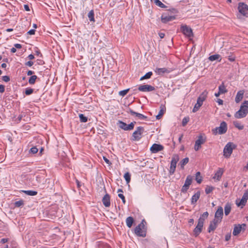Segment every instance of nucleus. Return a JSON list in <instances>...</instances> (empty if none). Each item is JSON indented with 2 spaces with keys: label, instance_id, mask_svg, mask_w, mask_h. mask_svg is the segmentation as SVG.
Wrapping results in <instances>:
<instances>
[{
  "label": "nucleus",
  "instance_id": "obj_1",
  "mask_svg": "<svg viewBox=\"0 0 248 248\" xmlns=\"http://www.w3.org/2000/svg\"><path fill=\"white\" fill-rule=\"evenodd\" d=\"M248 113V101H245L240 106V108L234 114V117L237 119H241L245 117Z\"/></svg>",
  "mask_w": 248,
  "mask_h": 248
},
{
  "label": "nucleus",
  "instance_id": "obj_2",
  "mask_svg": "<svg viewBox=\"0 0 248 248\" xmlns=\"http://www.w3.org/2000/svg\"><path fill=\"white\" fill-rule=\"evenodd\" d=\"M235 145L232 142H228L223 149V155L226 158H229L232 155L233 150L235 149Z\"/></svg>",
  "mask_w": 248,
  "mask_h": 248
},
{
  "label": "nucleus",
  "instance_id": "obj_3",
  "mask_svg": "<svg viewBox=\"0 0 248 248\" xmlns=\"http://www.w3.org/2000/svg\"><path fill=\"white\" fill-rule=\"evenodd\" d=\"M144 130V129L143 127H138L136 130L133 133L132 140L133 141H139L141 138Z\"/></svg>",
  "mask_w": 248,
  "mask_h": 248
},
{
  "label": "nucleus",
  "instance_id": "obj_4",
  "mask_svg": "<svg viewBox=\"0 0 248 248\" xmlns=\"http://www.w3.org/2000/svg\"><path fill=\"white\" fill-rule=\"evenodd\" d=\"M227 130V124L225 122L221 123L219 127H216V128L212 130L213 133L215 135L223 134L226 133Z\"/></svg>",
  "mask_w": 248,
  "mask_h": 248
},
{
  "label": "nucleus",
  "instance_id": "obj_5",
  "mask_svg": "<svg viewBox=\"0 0 248 248\" xmlns=\"http://www.w3.org/2000/svg\"><path fill=\"white\" fill-rule=\"evenodd\" d=\"M179 160V155L177 154L173 155L172 157V158H171V161L170 166V170H169L170 173V174H173L174 173L175 169H176V164Z\"/></svg>",
  "mask_w": 248,
  "mask_h": 248
},
{
  "label": "nucleus",
  "instance_id": "obj_6",
  "mask_svg": "<svg viewBox=\"0 0 248 248\" xmlns=\"http://www.w3.org/2000/svg\"><path fill=\"white\" fill-rule=\"evenodd\" d=\"M144 224L143 222L140 223L135 229V234L139 236L145 237L146 236V232L143 230Z\"/></svg>",
  "mask_w": 248,
  "mask_h": 248
},
{
  "label": "nucleus",
  "instance_id": "obj_7",
  "mask_svg": "<svg viewBox=\"0 0 248 248\" xmlns=\"http://www.w3.org/2000/svg\"><path fill=\"white\" fill-rule=\"evenodd\" d=\"M206 141V138L202 135H200L198 137V139L195 141L194 145V150L198 151L201 148V145L204 143Z\"/></svg>",
  "mask_w": 248,
  "mask_h": 248
},
{
  "label": "nucleus",
  "instance_id": "obj_8",
  "mask_svg": "<svg viewBox=\"0 0 248 248\" xmlns=\"http://www.w3.org/2000/svg\"><path fill=\"white\" fill-rule=\"evenodd\" d=\"M181 31L187 37H193V32L191 28L187 25H182L181 27Z\"/></svg>",
  "mask_w": 248,
  "mask_h": 248
},
{
  "label": "nucleus",
  "instance_id": "obj_9",
  "mask_svg": "<svg viewBox=\"0 0 248 248\" xmlns=\"http://www.w3.org/2000/svg\"><path fill=\"white\" fill-rule=\"evenodd\" d=\"M238 11L242 15L248 16V6L243 2L239 3Z\"/></svg>",
  "mask_w": 248,
  "mask_h": 248
},
{
  "label": "nucleus",
  "instance_id": "obj_10",
  "mask_svg": "<svg viewBox=\"0 0 248 248\" xmlns=\"http://www.w3.org/2000/svg\"><path fill=\"white\" fill-rule=\"evenodd\" d=\"M203 219L199 218L198 224L194 230V233L196 236H197L202 232L203 225Z\"/></svg>",
  "mask_w": 248,
  "mask_h": 248
},
{
  "label": "nucleus",
  "instance_id": "obj_11",
  "mask_svg": "<svg viewBox=\"0 0 248 248\" xmlns=\"http://www.w3.org/2000/svg\"><path fill=\"white\" fill-rule=\"evenodd\" d=\"M192 181V177L190 175L187 176L185 181L184 186H182L181 189V192L183 193H186L190 185L191 184Z\"/></svg>",
  "mask_w": 248,
  "mask_h": 248
},
{
  "label": "nucleus",
  "instance_id": "obj_12",
  "mask_svg": "<svg viewBox=\"0 0 248 248\" xmlns=\"http://www.w3.org/2000/svg\"><path fill=\"white\" fill-rule=\"evenodd\" d=\"M136 122H131L130 124H127L126 123L120 121V127L124 130H131L134 127Z\"/></svg>",
  "mask_w": 248,
  "mask_h": 248
},
{
  "label": "nucleus",
  "instance_id": "obj_13",
  "mask_svg": "<svg viewBox=\"0 0 248 248\" xmlns=\"http://www.w3.org/2000/svg\"><path fill=\"white\" fill-rule=\"evenodd\" d=\"M246 227L245 224H242L241 225L238 224L234 226L232 234L234 235H237L239 234L242 230H245Z\"/></svg>",
  "mask_w": 248,
  "mask_h": 248
},
{
  "label": "nucleus",
  "instance_id": "obj_14",
  "mask_svg": "<svg viewBox=\"0 0 248 248\" xmlns=\"http://www.w3.org/2000/svg\"><path fill=\"white\" fill-rule=\"evenodd\" d=\"M138 90L140 91L143 92H151L154 91L155 90V88L150 85H142L139 87Z\"/></svg>",
  "mask_w": 248,
  "mask_h": 248
},
{
  "label": "nucleus",
  "instance_id": "obj_15",
  "mask_svg": "<svg viewBox=\"0 0 248 248\" xmlns=\"http://www.w3.org/2000/svg\"><path fill=\"white\" fill-rule=\"evenodd\" d=\"M223 215V210L222 207L219 206L218 207L215 215V219L221 222Z\"/></svg>",
  "mask_w": 248,
  "mask_h": 248
},
{
  "label": "nucleus",
  "instance_id": "obj_16",
  "mask_svg": "<svg viewBox=\"0 0 248 248\" xmlns=\"http://www.w3.org/2000/svg\"><path fill=\"white\" fill-rule=\"evenodd\" d=\"M127 112L128 113L130 114L131 115L138 117L140 120H146L147 119V116L142 114L136 112L130 108H129Z\"/></svg>",
  "mask_w": 248,
  "mask_h": 248
},
{
  "label": "nucleus",
  "instance_id": "obj_17",
  "mask_svg": "<svg viewBox=\"0 0 248 248\" xmlns=\"http://www.w3.org/2000/svg\"><path fill=\"white\" fill-rule=\"evenodd\" d=\"M163 149L164 147L162 145L155 143L150 148V150L152 153H156L163 150Z\"/></svg>",
  "mask_w": 248,
  "mask_h": 248
},
{
  "label": "nucleus",
  "instance_id": "obj_18",
  "mask_svg": "<svg viewBox=\"0 0 248 248\" xmlns=\"http://www.w3.org/2000/svg\"><path fill=\"white\" fill-rule=\"evenodd\" d=\"M220 222V221L214 219L212 221L210 222L208 228V232H210L214 231L217 228L218 224Z\"/></svg>",
  "mask_w": 248,
  "mask_h": 248
},
{
  "label": "nucleus",
  "instance_id": "obj_19",
  "mask_svg": "<svg viewBox=\"0 0 248 248\" xmlns=\"http://www.w3.org/2000/svg\"><path fill=\"white\" fill-rule=\"evenodd\" d=\"M175 18L174 16H170L163 14L161 16V21L164 23H166L169 21H172Z\"/></svg>",
  "mask_w": 248,
  "mask_h": 248
},
{
  "label": "nucleus",
  "instance_id": "obj_20",
  "mask_svg": "<svg viewBox=\"0 0 248 248\" xmlns=\"http://www.w3.org/2000/svg\"><path fill=\"white\" fill-rule=\"evenodd\" d=\"M102 202L104 205L108 207L110 205V196L108 194H106L102 199Z\"/></svg>",
  "mask_w": 248,
  "mask_h": 248
},
{
  "label": "nucleus",
  "instance_id": "obj_21",
  "mask_svg": "<svg viewBox=\"0 0 248 248\" xmlns=\"http://www.w3.org/2000/svg\"><path fill=\"white\" fill-rule=\"evenodd\" d=\"M166 110V107L164 105L161 104L160 106V110L158 115L156 116V118L157 120H159L162 117V116L164 114Z\"/></svg>",
  "mask_w": 248,
  "mask_h": 248
},
{
  "label": "nucleus",
  "instance_id": "obj_22",
  "mask_svg": "<svg viewBox=\"0 0 248 248\" xmlns=\"http://www.w3.org/2000/svg\"><path fill=\"white\" fill-rule=\"evenodd\" d=\"M244 94V90L239 91L235 97V101L236 103H238L240 102L243 99Z\"/></svg>",
  "mask_w": 248,
  "mask_h": 248
},
{
  "label": "nucleus",
  "instance_id": "obj_23",
  "mask_svg": "<svg viewBox=\"0 0 248 248\" xmlns=\"http://www.w3.org/2000/svg\"><path fill=\"white\" fill-rule=\"evenodd\" d=\"M223 173V170L221 168H218L217 172H216L213 179H216L217 181L220 180L222 174Z\"/></svg>",
  "mask_w": 248,
  "mask_h": 248
},
{
  "label": "nucleus",
  "instance_id": "obj_24",
  "mask_svg": "<svg viewBox=\"0 0 248 248\" xmlns=\"http://www.w3.org/2000/svg\"><path fill=\"white\" fill-rule=\"evenodd\" d=\"M200 192L198 191L192 196L191 200V204H195L197 202L200 198Z\"/></svg>",
  "mask_w": 248,
  "mask_h": 248
},
{
  "label": "nucleus",
  "instance_id": "obj_25",
  "mask_svg": "<svg viewBox=\"0 0 248 248\" xmlns=\"http://www.w3.org/2000/svg\"><path fill=\"white\" fill-rule=\"evenodd\" d=\"M155 72L158 75H161L164 73H168L170 71L166 68H157L155 69Z\"/></svg>",
  "mask_w": 248,
  "mask_h": 248
},
{
  "label": "nucleus",
  "instance_id": "obj_26",
  "mask_svg": "<svg viewBox=\"0 0 248 248\" xmlns=\"http://www.w3.org/2000/svg\"><path fill=\"white\" fill-rule=\"evenodd\" d=\"M209 60L210 61H214L215 60H217L219 62L221 61V56L219 54H214L210 56L208 58Z\"/></svg>",
  "mask_w": 248,
  "mask_h": 248
},
{
  "label": "nucleus",
  "instance_id": "obj_27",
  "mask_svg": "<svg viewBox=\"0 0 248 248\" xmlns=\"http://www.w3.org/2000/svg\"><path fill=\"white\" fill-rule=\"evenodd\" d=\"M207 94L208 92L206 91H204L200 94L197 100L203 103L206 99Z\"/></svg>",
  "mask_w": 248,
  "mask_h": 248
},
{
  "label": "nucleus",
  "instance_id": "obj_28",
  "mask_svg": "<svg viewBox=\"0 0 248 248\" xmlns=\"http://www.w3.org/2000/svg\"><path fill=\"white\" fill-rule=\"evenodd\" d=\"M218 92L221 94L225 93L228 92L224 83H222V84L218 87Z\"/></svg>",
  "mask_w": 248,
  "mask_h": 248
},
{
  "label": "nucleus",
  "instance_id": "obj_29",
  "mask_svg": "<svg viewBox=\"0 0 248 248\" xmlns=\"http://www.w3.org/2000/svg\"><path fill=\"white\" fill-rule=\"evenodd\" d=\"M134 222V219L131 217H129L126 219V224L128 228H131Z\"/></svg>",
  "mask_w": 248,
  "mask_h": 248
},
{
  "label": "nucleus",
  "instance_id": "obj_30",
  "mask_svg": "<svg viewBox=\"0 0 248 248\" xmlns=\"http://www.w3.org/2000/svg\"><path fill=\"white\" fill-rule=\"evenodd\" d=\"M202 102L197 100V103L195 105L193 108L192 111L193 112H196V111H197L202 106Z\"/></svg>",
  "mask_w": 248,
  "mask_h": 248
},
{
  "label": "nucleus",
  "instance_id": "obj_31",
  "mask_svg": "<svg viewBox=\"0 0 248 248\" xmlns=\"http://www.w3.org/2000/svg\"><path fill=\"white\" fill-rule=\"evenodd\" d=\"M231 205L229 203H227L224 207L225 214L226 216H228L231 211Z\"/></svg>",
  "mask_w": 248,
  "mask_h": 248
},
{
  "label": "nucleus",
  "instance_id": "obj_32",
  "mask_svg": "<svg viewBox=\"0 0 248 248\" xmlns=\"http://www.w3.org/2000/svg\"><path fill=\"white\" fill-rule=\"evenodd\" d=\"M94 16V15L93 10H91L88 14V17L90 21H91V22L95 21Z\"/></svg>",
  "mask_w": 248,
  "mask_h": 248
},
{
  "label": "nucleus",
  "instance_id": "obj_33",
  "mask_svg": "<svg viewBox=\"0 0 248 248\" xmlns=\"http://www.w3.org/2000/svg\"><path fill=\"white\" fill-rule=\"evenodd\" d=\"M189 158L188 157H186L182 159L180 162V165L182 169H184V166L188 162Z\"/></svg>",
  "mask_w": 248,
  "mask_h": 248
},
{
  "label": "nucleus",
  "instance_id": "obj_34",
  "mask_svg": "<svg viewBox=\"0 0 248 248\" xmlns=\"http://www.w3.org/2000/svg\"><path fill=\"white\" fill-rule=\"evenodd\" d=\"M22 192L30 196H35L37 194V191L33 190H23Z\"/></svg>",
  "mask_w": 248,
  "mask_h": 248
},
{
  "label": "nucleus",
  "instance_id": "obj_35",
  "mask_svg": "<svg viewBox=\"0 0 248 248\" xmlns=\"http://www.w3.org/2000/svg\"><path fill=\"white\" fill-rule=\"evenodd\" d=\"M153 73L152 72H148L144 76L141 77L140 78V80H143L144 79H149L152 76Z\"/></svg>",
  "mask_w": 248,
  "mask_h": 248
},
{
  "label": "nucleus",
  "instance_id": "obj_36",
  "mask_svg": "<svg viewBox=\"0 0 248 248\" xmlns=\"http://www.w3.org/2000/svg\"><path fill=\"white\" fill-rule=\"evenodd\" d=\"M233 124L235 126V127L238 128L239 130H242L244 129V125L241 124L238 121H234L233 122Z\"/></svg>",
  "mask_w": 248,
  "mask_h": 248
},
{
  "label": "nucleus",
  "instance_id": "obj_37",
  "mask_svg": "<svg viewBox=\"0 0 248 248\" xmlns=\"http://www.w3.org/2000/svg\"><path fill=\"white\" fill-rule=\"evenodd\" d=\"M196 181L198 184H201L202 181V177L201 176V173L200 172H197L196 173Z\"/></svg>",
  "mask_w": 248,
  "mask_h": 248
},
{
  "label": "nucleus",
  "instance_id": "obj_38",
  "mask_svg": "<svg viewBox=\"0 0 248 248\" xmlns=\"http://www.w3.org/2000/svg\"><path fill=\"white\" fill-rule=\"evenodd\" d=\"M124 177L126 183L128 184L131 180V174H130V173H129L128 172L125 173Z\"/></svg>",
  "mask_w": 248,
  "mask_h": 248
},
{
  "label": "nucleus",
  "instance_id": "obj_39",
  "mask_svg": "<svg viewBox=\"0 0 248 248\" xmlns=\"http://www.w3.org/2000/svg\"><path fill=\"white\" fill-rule=\"evenodd\" d=\"M78 117L81 122L85 123L88 121V117L84 116V115L83 114H79Z\"/></svg>",
  "mask_w": 248,
  "mask_h": 248
},
{
  "label": "nucleus",
  "instance_id": "obj_40",
  "mask_svg": "<svg viewBox=\"0 0 248 248\" xmlns=\"http://www.w3.org/2000/svg\"><path fill=\"white\" fill-rule=\"evenodd\" d=\"M37 78V77L36 75L31 76L29 79V83L30 84H34Z\"/></svg>",
  "mask_w": 248,
  "mask_h": 248
},
{
  "label": "nucleus",
  "instance_id": "obj_41",
  "mask_svg": "<svg viewBox=\"0 0 248 248\" xmlns=\"http://www.w3.org/2000/svg\"><path fill=\"white\" fill-rule=\"evenodd\" d=\"M214 189V187L212 186H207L205 189V192L206 194H208L212 192Z\"/></svg>",
  "mask_w": 248,
  "mask_h": 248
},
{
  "label": "nucleus",
  "instance_id": "obj_42",
  "mask_svg": "<svg viewBox=\"0 0 248 248\" xmlns=\"http://www.w3.org/2000/svg\"><path fill=\"white\" fill-rule=\"evenodd\" d=\"M156 5L163 8H167V6L163 4L161 1H154Z\"/></svg>",
  "mask_w": 248,
  "mask_h": 248
},
{
  "label": "nucleus",
  "instance_id": "obj_43",
  "mask_svg": "<svg viewBox=\"0 0 248 248\" xmlns=\"http://www.w3.org/2000/svg\"><path fill=\"white\" fill-rule=\"evenodd\" d=\"M24 205V201L22 200L15 202V205L16 207H20Z\"/></svg>",
  "mask_w": 248,
  "mask_h": 248
},
{
  "label": "nucleus",
  "instance_id": "obj_44",
  "mask_svg": "<svg viewBox=\"0 0 248 248\" xmlns=\"http://www.w3.org/2000/svg\"><path fill=\"white\" fill-rule=\"evenodd\" d=\"M129 90V89H126V90L121 91H120L119 92V94L120 96H125L127 93L128 92Z\"/></svg>",
  "mask_w": 248,
  "mask_h": 248
},
{
  "label": "nucleus",
  "instance_id": "obj_45",
  "mask_svg": "<svg viewBox=\"0 0 248 248\" xmlns=\"http://www.w3.org/2000/svg\"><path fill=\"white\" fill-rule=\"evenodd\" d=\"M247 202V201L246 200L242 198L240 202L239 203H237V204L238 206H240L241 205L244 206L246 204Z\"/></svg>",
  "mask_w": 248,
  "mask_h": 248
},
{
  "label": "nucleus",
  "instance_id": "obj_46",
  "mask_svg": "<svg viewBox=\"0 0 248 248\" xmlns=\"http://www.w3.org/2000/svg\"><path fill=\"white\" fill-rule=\"evenodd\" d=\"M33 90L31 88H27L25 90V93L27 95H29L32 93Z\"/></svg>",
  "mask_w": 248,
  "mask_h": 248
},
{
  "label": "nucleus",
  "instance_id": "obj_47",
  "mask_svg": "<svg viewBox=\"0 0 248 248\" xmlns=\"http://www.w3.org/2000/svg\"><path fill=\"white\" fill-rule=\"evenodd\" d=\"M38 151V150L36 147H33L31 148L30 153L34 154L37 153Z\"/></svg>",
  "mask_w": 248,
  "mask_h": 248
},
{
  "label": "nucleus",
  "instance_id": "obj_48",
  "mask_svg": "<svg viewBox=\"0 0 248 248\" xmlns=\"http://www.w3.org/2000/svg\"><path fill=\"white\" fill-rule=\"evenodd\" d=\"M208 216V213L207 212H205L203 213V214L202 215V217H201L199 218H203V222H204L205 219L207 218Z\"/></svg>",
  "mask_w": 248,
  "mask_h": 248
},
{
  "label": "nucleus",
  "instance_id": "obj_49",
  "mask_svg": "<svg viewBox=\"0 0 248 248\" xmlns=\"http://www.w3.org/2000/svg\"><path fill=\"white\" fill-rule=\"evenodd\" d=\"M188 121H189V118L185 117L184 118H183V119L182 120L183 126H185L186 124L188 123Z\"/></svg>",
  "mask_w": 248,
  "mask_h": 248
},
{
  "label": "nucleus",
  "instance_id": "obj_50",
  "mask_svg": "<svg viewBox=\"0 0 248 248\" xmlns=\"http://www.w3.org/2000/svg\"><path fill=\"white\" fill-rule=\"evenodd\" d=\"M118 197L122 199L123 203L125 204L126 201H125V197H124V195L122 193H119Z\"/></svg>",
  "mask_w": 248,
  "mask_h": 248
},
{
  "label": "nucleus",
  "instance_id": "obj_51",
  "mask_svg": "<svg viewBox=\"0 0 248 248\" xmlns=\"http://www.w3.org/2000/svg\"><path fill=\"white\" fill-rule=\"evenodd\" d=\"M242 198L247 201L248 200V190L246 191L243 194Z\"/></svg>",
  "mask_w": 248,
  "mask_h": 248
},
{
  "label": "nucleus",
  "instance_id": "obj_52",
  "mask_svg": "<svg viewBox=\"0 0 248 248\" xmlns=\"http://www.w3.org/2000/svg\"><path fill=\"white\" fill-rule=\"evenodd\" d=\"M2 80L5 82H8L10 81V79L9 77L7 76H4L2 77Z\"/></svg>",
  "mask_w": 248,
  "mask_h": 248
},
{
  "label": "nucleus",
  "instance_id": "obj_53",
  "mask_svg": "<svg viewBox=\"0 0 248 248\" xmlns=\"http://www.w3.org/2000/svg\"><path fill=\"white\" fill-rule=\"evenodd\" d=\"M33 62L32 61H29L25 63V65L31 67L33 64Z\"/></svg>",
  "mask_w": 248,
  "mask_h": 248
},
{
  "label": "nucleus",
  "instance_id": "obj_54",
  "mask_svg": "<svg viewBox=\"0 0 248 248\" xmlns=\"http://www.w3.org/2000/svg\"><path fill=\"white\" fill-rule=\"evenodd\" d=\"M35 30L34 29H31L28 31L27 33L29 35H33L35 34Z\"/></svg>",
  "mask_w": 248,
  "mask_h": 248
},
{
  "label": "nucleus",
  "instance_id": "obj_55",
  "mask_svg": "<svg viewBox=\"0 0 248 248\" xmlns=\"http://www.w3.org/2000/svg\"><path fill=\"white\" fill-rule=\"evenodd\" d=\"M5 91V87L3 85H0V93H3Z\"/></svg>",
  "mask_w": 248,
  "mask_h": 248
},
{
  "label": "nucleus",
  "instance_id": "obj_56",
  "mask_svg": "<svg viewBox=\"0 0 248 248\" xmlns=\"http://www.w3.org/2000/svg\"><path fill=\"white\" fill-rule=\"evenodd\" d=\"M103 159L104 160L105 162L108 165H110L111 164L109 160L105 156H103Z\"/></svg>",
  "mask_w": 248,
  "mask_h": 248
},
{
  "label": "nucleus",
  "instance_id": "obj_57",
  "mask_svg": "<svg viewBox=\"0 0 248 248\" xmlns=\"http://www.w3.org/2000/svg\"><path fill=\"white\" fill-rule=\"evenodd\" d=\"M15 46L16 48H18V49H20L22 47L21 45L19 44H16L15 45Z\"/></svg>",
  "mask_w": 248,
  "mask_h": 248
},
{
  "label": "nucleus",
  "instance_id": "obj_58",
  "mask_svg": "<svg viewBox=\"0 0 248 248\" xmlns=\"http://www.w3.org/2000/svg\"><path fill=\"white\" fill-rule=\"evenodd\" d=\"M24 7L25 10L26 11H30V9L29 6L28 5L25 4L24 6Z\"/></svg>",
  "mask_w": 248,
  "mask_h": 248
},
{
  "label": "nucleus",
  "instance_id": "obj_59",
  "mask_svg": "<svg viewBox=\"0 0 248 248\" xmlns=\"http://www.w3.org/2000/svg\"><path fill=\"white\" fill-rule=\"evenodd\" d=\"M235 57L229 56L228 58V60L231 62H234L235 61Z\"/></svg>",
  "mask_w": 248,
  "mask_h": 248
},
{
  "label": "nucleus",
  "instance_id": "obj_60",
  "mask_svg": "<svg viewBox=\"0 0 248 248\" xmlns=\"http://www.w3.org/2000/svg\"><path fill=\"white\" fill-rule=\"evenodd\" d=\"M28 58L30 60H33V59H34V55H32V54H30V55L28 56Z\"/></svg>",
  "mask_w": 248,
  "mask_h": 248
},
{
  "label": "nucleus",
  "instance_id": "obj_61",
  "mask_svg": "<svg viewBox=\"0 0 248 248\" xmlns=\"http://www.w3.org/2000/svg\"><path fill=\"white\" fill-rule=\"evenodd\" d=\"M33 73H34L33 71H31V70H29V71L27 72V75H28V76H31V75H32Z\"/></svg>",
  "mask_w": 248,
  "mask_h": 248
},
{
  "label": "nucleus",
  "instance_id": "obj_62",
  "mask_svg": "<svg viewBox=\"0 0 248 248\" xmlns=\"http://www.w3.org/2000/svg\"><path fill=\"white\" fill-rule=\"evenodd\" d=\"M217 102L219 105H222L223 103V101L222 99H218L217 101Z\"/></svg>",
  "mask_w": 248,
  "mask_h": 248
},
{
  "label": "nucleus",
  "instance_id": "obj_63",
  "mask_svg": "<svg viewBox=\"0 0 248 248\" xmlns=\"http://www.w3.org/2000/svg\"><path fill=\"white\" fill-rule=\"evenodd\" d=\"M8 241V239H6V238H2L1 240V242L3 244L4 243H5L6 242H7Z\"/></svg>",
  "mask_w": 248,
  "mask_h": 248
},
{
  "label": "nucleus",
  "instance_id": "obj_64",
  "mask_svg": "<svg viewBox=\"0 0 248 248\" xmlns=\"http://www.w3.org/2000/svg\"><path fill=\"white\" fill-rule=\"evenodd\" d=\"M159 36L161 38H163L165 36V34L162 32L159 33Z\"/></svg>",
  "mask_w": 248,
  "mask_h": 248
}]
</instances>
